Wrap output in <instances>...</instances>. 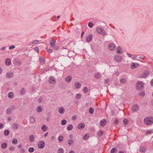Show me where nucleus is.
Returning a JSON list of instances; mask_svg holds the SVG:
<instances>
[{"label":"nucleus","mask_w":153,"mask_h":153,"mask_svg":"<svg viewBox=\"0 0 153 153\" xmlns=\"http://www.w3.org/2000/svg\"><path fill=\"white\" fill-rule=\"evenodd\" d=\"M144 122L146 125H151L153 123V117H148L145 118L144 119Z\"/></svg>","instance_id":"obj_1"},{"label":"nucleus","mask_w":153,"mask_h":153,"mask_svg":"<svg viewBox=\"0 0 153 153\" xmlns=\"http://www.w3.org/2000/svg\"><path fill=\"white\" fill-rule=\"evenodd\" d=\"M144 84L143 82L140 81H138L136 84V88L137 90H140L144 88Z\"/></svg>","instance_id":"obj_2"},{"label":"nucleus","mask_w":153,"mask_h":153,"mask_svg":"<svg viewBox=\"0 0 153 153\" xmlns=\"http://www.w3.org/2000/svg\"><path fill=\"white\" fill-rule=\"evenodd\" d=\"M96 30L98 33L100 34H103L105 32V30L102 28L97 27L96 28Z\"/></svg>","instance_id":"obj_3"},{"label":"nucleus","mask_w":153,"mask_h":153,"mask_svg":"<svg viewBox=\"0 0 153 153\" xmlns=\"http://www.w3.org/2000/svg\"><path fill=\"white\" fill-rule=\"evenodd\" d=\"M45 143L44 141H40L38 143V147L40 149H43L45 146Z\"/></svg>","instance_id":"obj_4"},{"label":"nucleus","mask_w":153,"mask_h":153,"mask_svg":"<svg viewBox=\"0 0 153 153\" xmlns=\"http://www.w3.org/2000/svg\"><path fill=\"white\" fill-rule=\"evenodd\" d=\"M114 58L116 61L118 62H121L122 60V57L120 56L115 55L114 56Z\"/></svg>","instance_id":"obj_5"},{"label":"nucleus","mask_w":153,"mask_h":153,"mask_svg":"<svg viewBox=\"0 0 153 153\" xmlns=\"http://www.w3.org/2000/svg\"><path fill=\"white\" fill-rule=\"evenodd\" d=\"M56 42V40L53 39H52L50 42V44L51 46V47H53V48H55L54 47L55 45V43ZM59 48V47H57V46L55 47V48Z\"/></svg>","instance_id":"obj_6"},{"label":"nucleus","mask_w":153,"mask_h":153,"mask_svg":"<svg viewBox=\"0 0 153 153\" xmlns=\"http://www.w3.org/2000/svg\"><path fill=\"white\" fill-rule=\"evenodd\" d=\"M150 72L148 71H145L143 72L142 77L143 78H146L150 74Z\"/></svg>","instance_id":"obj_7"},{"label":"nucleus","mask_w":153,"mask_h":153,"mask_svg":"<svg viewBox=\"0 0 153 153\" xmlns=\"http://www.w3.org/2000/svg\"><path fill=\"white\" fill-rule=\"evenodd\" d=\"M49 82L51 84H55L56 83L55 78L53 76L51 77L49 80Z\"/></svg>","instance_id":"obj_8"},{"label":"nucleus","mask_w":153,"mask_h":153,"mask_svg":"<svg viewBox=\"0 0 153 153\" xmlns=\"http://www.w3.org/2000/svg\"><path fill=\"white\" fill-rule=\"evenodd\" d=\"M93 38V35L92 34H90L88 35L86 38V40L87 42H91L92 39Z\"/></svg>","instance_id":"obj_9"},{"label":"nucleus","mask_w":153,"mask_h":153,"mask_svg":"<svg viewBox=\"0 0 153 153\" xmlns=\"http://www.w3.org/2000/svg\"><path fill=\"white\" fill-rule=\"evenodd\" d=\"M139 150L142 153H145L146 151V148L144 146H141Z\"/></svg>","instance_id":"obj_10"},{"label":"nucleus","mask_w":153,"mask_h":153,"mask_svg":"<svg viewBox=\"0 0 153 153\" xmlns=\"http://www.w3.org/2000/svg\"><path fill=\"white\" fill-rule=\"evenodd\" d=\"M5 64L8 66L10 65L11 64L10 59L9 58H7L5 60Z\"/></svg>","instance_id":"obj_11"},{"label":"nucleus","mask_w":153,"mask_h":153,"mask_svg":"<svg viewBox=\"0 0 153 153\" xmlns=\"http://www.w3.org/2000/svg\"><path fill=\"white\" fill-rule=\"evenodd\" d=\"M85 127V124L84 123H79L78 125V128L79 129H81Z\"/></svg>","instance_id":"obj_12"},{"label":"nucleus","mask_w":153,"mask_h":153,"mask_svg":"<svg viewBox=\"0 0 153 153\" xmlns=\"http://www.w3.org/2000/svg\"><path fill=\"white\" fill-rule=\"evenodd\" d=\"M74 85L76 88H79L81 86V84L79 82H76L74 84Z\"/></svg>","instance_id":"obj_13"},{"label":"nucleus","mask_w":153,"mask_h":153,"mask_svg":"<svg viewBox=\"0 0 153 153\" xmlns=\"http://www.w3.org/2000/svg\"><path fill=\"white\" fill-rule=\"evenodd\" d=\"M106 121L104 119H102L100 122V125L102 126H104L106 124Z\"/></svg>","instance_id":"obj_14"},{"label":"nucleus","mask_w":153,"mask_h":153,"mask_svg":"<svg viewBox=\"0 0 153 153\" xmlns=\"http://www.w3.org/2000/svg\"><path fill=\"white\" fill-rule=\"evenodd\" d=\"M8 97L10 99H12L14 97V94L13 92H10L7 94Z\"/></svg>","instance_id":"obj_15"},{"label":"nucleus","mask_w":153,"mask_h":153,"mask_svg":"<svg viewBox=\"0 0 153 153\" xmlns=\"http://www.w3.org/2000/svg\"><path fill=\"white\" fill-rule=\"evenodd\" d=\"M117 152V149L115 147H114L112 148L111 151L110 153H116Z\"/></svg>","instance_id":"obj_16"},{"label":"nucleus","mask_w":153,"mask_h":153,"mask_svg":"<svg viewBox=\"0 0 153 153\" xmlns=\"http://www.w3.org/2000/svg\"><path fill=\"white\" fill-rule=\"evenodd\" d=\"M101 74L99 72H96L94 75V77L96 79H99L101 77Z\"/></svg>","instance_id":"obj_17"},{"label":"nucleus","mask_w":153,"mask_h":153,"mask_svg":"<svg viewBox=\"0 0 153 153\" xmlns=\"http://www.w3.org/2000/svg\"><path fill=\"white\" fill-rule=\"evenodd\" d=\"M58 111L60 114H63L65 112V109L62 107H60L59 108Z\"/></svg>","instance_id":"obj_18"},{"label":"nucleus","mask_w":153,"mask_h":153,"mask_svg":"<svg viewBox=\"0 0 153 153\" xmlns=\"http://www.w3.org/2000/svg\"><path fill=\"white\" fill-rule=\"evenodd\" d=\"M73 128V125L71 124H68L67 127V129L69 131H71Z\"/></svg>","instance_id":"obj_19"},{"label":"nucleus","mask_w":153,"mask_h":153,"mask_svg":"<svg viewBox=\"0 0 153 153\" xmlns=\"http://www.w3.org/2000/svg\"><path fill=\"white\" fill-rule=\"evenodd\" d=\"M108 48H116V45L114 43H111L108 45Z\"/></svg>","instance_id":"obj_20"},{"label":"nucleus","mask_w":153,"mask_h":153,"mask_svg":"<svg viewBox=\"0 0 153 153\" xmlns=\"http://www.w3.org/2000/svg\"><path fill=\"white\" fill-rule=\"evenodd\" d=\"M42 111V108L41 106H38L37 108V111L39 113L41 112Z\"/></svg>","instance_id":"obj_21"},{"label":"nucleus","mask_w":153,"mask_h":153,"mask_svg":"<svg viewBox=\"0 0 153 153\" xmlns=\"http://www.w3.org/2000/svg\"><path fill=\"white\" fill-rule=\"evenodd\" d=\"M12 127L15 129H17L19 127V124L16 123H14L13 124Z\"/></svg>","instance_id":"obj_22"},{"label":"nucleus","mask_w":153,"mask_h":153,"mask_svg":"<svg viewBox=\"0 0 153 153\" xmlns=\"http://www.w3.org/2000/svg\"><path fill=\"white\" fill-rule=\"evenodd\" d=\"M48 127L45 125H44L42 127V129L44 131H45L47 130Z\"/></svg>","instance_id":"obj_23"},{"label":"nucleus","mask_w":153,"mask_h":153,"mask_svg":"<svg viewBox=\"0 0 153 153\" xmlns=\"http://www.w3.org/2000/svg\"><path fill=\"white\" fill-rule=\"evenodd\" d=\"M12 111V108H10L7 109L6 111V113L8 114H9Z\"/></svg>","instance_id":"obj_24"},{"label":"nucleus","mask_w":153,"mask_h":153,"mask_svg":"<svg viewBox=\"0 0 153 153\" xmlns=\"http://www.w3.org/2000/svg\"><path fill=\"white\" fill-rule=\"evenodd\" d=\"M7 147V144L5 143H2L1 145V147L2 149H5Z\"/></svg>","instance_id":"obj_25"},{"label":"nucleus","mask_w":153,"mask_h":153,"mask_svg":"<svg viewBox=\"0 0 153 153\" xmlns=\"http://www.w3.org/2000/svg\"><path fill=\"white\" fill-rule=\"evenodd\" d=\"M68 144L69 146H72L74 144V141L72 139L69 140L68 141Z\"/></svg>","instance_id":"obj_26"},{"label":"nucleus","mask_w":153,"mask_h":153,"mask_svg":"<svg viewBox=\"0 0 153 153\" xmlns=\"http://www.w3.org/2000/svg\"><path fill=\"white\" fill-rule=\"evenodd\" d=\"M10 133V131L8 130H6L4 131V134L6 136L9 135Z\"/></svg>","instance_id":"obj_27"},{"label":"nucleus","mask_w":153,"mask_h":153,"mask_svg":"<svg viewBox=\"0 0 153 153\" xmlns=\"http://www.w3.org/2000/svg\"><path fill=\"white\" fill-rule=\"evenodd\" d=\"M39 60L40 62H42L44 63L45 62V59L42 57H41L39 58Z\"/></svg>","instance_id":"obj_28"},{"label":"nucleus","mask_w":153,"mask_h":153,"mask_svg":"<svg viewBox=\"0 0 153 153\" xmlns=\"http://www.w3.org/2000/svg\"><path fill=\"white\" fill-rule=\"evenodd\" d=\"M123 51L121 48H117L116 50V53L117 54H121L123 53Z\"/></svg>","instance_id":"obj_29"},{"label":"nucleus","mask_w":153,"mask_h":153,"mask_svg":"<svg viewBox=\"0 0 153 153\" xmlns=\"http://www.w3.org/2000/svg\"><path fill=\"white\" fill-rule=\"evenodd\" d=\"M30 121L31 123H33L35 122V120L34 117H31L30 119Z\"/></svg>","instance_id":"obj_30"},{"label":"nucleus","mask_w":153,"mask_h":153,"mask_svg":"<svg viewBox=\"0 0 153 153\" xmlns=\"http://www.w3.org/2000/svg\"><path fill=\"white\" fill-rule=\"evenodd\" d=\"M72 79V77L71 76H69L66 78L65 80L68 82H70L71 81Z\"/></svg>","instance_id":"obj_31"},{"label":"nucleus","mask_w":153,"mask_h":153,"mask_svg":"<svg viewBox=\"0 0 153 153\" xmlns=\"http://www.w3.org/2000/svg\"><path fill=\"white\" fill-rule=\"evenodd\" d=\"M138 94L141 97H143L145 96V93L144 91H142L139 92Z\"/></svg>","instance_id":"obj_32"},{"label":"nucleus","mask_w":153,"mask_h":153,"mask_svg":"<svg viewBox=\"0 0 153 153\" xmlns=\"http://www.w3.org/2000/svg\"><path fill=\"white\" fill-rule=\"evenodd\" d=\"M18 142V140L14 138L13 139L12 142L13 144L16 145L17 143Z\"/></svg>","instance_id":"obj_33"},{"label":"nucleus","mask_w":153,"mask_h":153,"mask_svg":"<svg viewBox=\"0 0 153 153\" xmlns=\"http://www.w3.org/2000/svg\"><path fill=\"white\" fill-rule=\"evenodd\" d=\"M34 139V136L33 135H30L29 137V140L30 142H32L33 141Z\"/></svg>","instance_id":"obj_34"},{"label":"nucleus","mask_w":153,"mask_h":153,"mask_svg":"<svg viewBox=\"0 0 153 153\" xmlns=\"http://www.w3.org/2000/svg\"><path fill=\"white\" fill-rule=\"evenodd\" d=\"M13 74L12 73H8L7 74L6 76L8 78H12L13 77Z\"/></svg>","instance_id":"obj_35"},{"label":"nucleus","mask_w":153,"mask_h":153,"mask_svg":"<svg viewBox=\"0 0 153 153\" xmlns=\"http://www.w3.org/2000/svg\"><path fill=\"white\" fill-rule=\"evenodd\" d=\"M89 113L91 114H92L94 112V110L93 108H90L89 109Z\"/></svg>","instance_id":"obj_36"},{"label":"nucleus","mask_w":153,"mask_h":153,"mask_svg":"<svg viewBox=\"0 0 153 153\" xmlns=\"http://www.w3.org/2000/svg\"><path fill=\"white\" fill-rule=\"evenodd\" d=\"M103 132L102 131H100L97 132V134L99 137H100L103 134Z\"/></svg>","instance_id":"obj_37"},{"label":"nucleus","mask_w":153,"mask_h":153,"mask_svg":"<svg viewBox=\"0 0 153 153\" xmlns=\"http://www.w3.org/2000/svg\"><path fill=\"white\" fill-rule=\"evenodd\" d=\"M144 58V57H141L140 56H136L134 55V59H136L137 60H139V59H143Z\"/></svg>","instance_id":"obj_38"},{"label":"nucleus","mask_w":153,"mask_h":153,"mask_svg":"<svg viewBox=\"0 0 153 153\" xmlns=\"http://www.w3.org/2000/svg\"><path fill=\"white\" fill-rule=\"evenodd\" d=\"M13 62L14 64H16L19 62V60L17 59L14 58L13 60Z\"/></svg>","instance_id":"obj_39"},{"label":"nucleus","mask_w":153,"mask_h":153,"mask_svg":"<svg viewBox=\"0 0 153 153\" xmlns=\"http://www.w3.org/2000/svg\"><path fill=\"white\" fill-rule=\"evenodd\" d=\"M120 82L121 83H125L127 82V81L125 78H123L120 80Z\"/></svg>","instance_id":"obj_40"},{"label":"nucleus","mask_w":153,"mask_h":153,"mask_svg":"<svg viewBox=\"0 0 153 153\" xmlns=\"http://www.w3.org/2000/svg\"><path fill=\"white\" fill-rule=\"evenodd\" d=\"M64 150L62 148H59L58 150V153H64Z\"/></svg>","instance_id":"obj_41"},{"label":"nucleus","mask_w":153,"mask_h":153,"mask_svg":"<svg viewBox=\"0 0 153 153\" xmlns=\"http://www.w3.org/2000/svg\"><path fill=\"white\" fill-rule=\"evenodd\" d=\"M67 123V120L65 119H63L61 122V124L62 125H65Z\"/></svg>","instance_id":"obj_42"},{"label":"nucleus","mask_w":153,"mask_h":153,"mask_svg":"<svg viewBox=\"0 0 153 153\" xmlns=\"http://www.w3.org/2000/svg\"><path fill=\"white\" fill-rule=\"evenodd\" d=\"M34 151V148L33 147H30L28 149V151L30 152H32Z\"/></svg>","instance_id":"obj_43"},{"label":"nucleus","mask_w":153,"mask_h":153,"mask_svg":"<svg viewBox=\"0 0 153 153\" xmlns=\"http://www.w3.org/2000/svg\"><path fill=\"white\" fill-rule=\"evenodd\" d=\"M139 108V107L137 105H134V112L137 111Z\"/></svg>","instance_id":"obj_44"},{"label":"nucleus","mask_w":153,"mask_h":153,"mask_svg":"<svg viewBox=\"0 0 153 153\" xmlns=\"http://www.w3.org/2000/svg\"><path fill=\"white\" fill-rule=\"evenodd\" d=\"M46 50L48 53H51L53 51V49L52 48H46Z\"/></svg>","instance_id":"obj_45"},{"label":"nucleus","mask_w":153,"mask_h":153,"mask_svg":"<svg viewBox=\"0 0 153 153\" xmlns=\"http://www.w3.org/2000/svg\"><path fill=\"white\" fill-rule=\"evenodd\" d=\"M63 139V137L62 136H60L58 137V140L60 142H61Z\"/></svg>","instance_id":"obj_46"},{"label":"nucleus","mask_w":153,"mask_h":153,"mask_svg":"<svg viewBox=\"0 0 153 153\" xmlns=\"http://www.w3.org/2000/svg\"><path fill=\"white\" fill-rule=\"evenodd\" d=\"M94 24L92 22H89L88 24V25L90 28H92L94 26Z\"/></svg>","instance_id":"obj_47"},{"label":"nucleus","mask_w":153,"mask_h":153,"mask_svg":"<svg viewBox=\"0 0 153 153\" xmlns=\"http://www.w3.org/2000/svg\"><path fill=\"white\" fill-rule=\"evenodd\" d=\"M128 122V120L126 119H124L123 121V123L124 125H126Z\"/></svg>","instance_id":"obj_48"},{"label":"nucleus","mask_w":153,"mask_h":153,"mask_svg":"<svg viewBox=\"0 0 153 153\" xmlns=\"http://www.w3.org/2000/svg\"><path fill=\"white\" fill-rule=\"evenodd\" d=\"M39 42V41L37 40H34L31 43V44L32 45H34L37 44Z\"/></svg>","instance_id":"obj_49"},{"label":"nucleus","mask_w":153,"mask_h":153,"mask_svg":"<svg viewBox=\"0 0 153 153\" xmlns=\"http://www.w3.org/2000/svg\"><path fill=\"white\" fill-rule=\"evenodd\" d=\"M88 137L89 136H87V134H85L83 136V139L84 140H86L87 139H88Z\"/></svg>","instance_id":"obj_50"},{"label":"nucleus","mask_w":153,"mask_h":153,"mask_svg":"<svg viewBox=\"0 0 153 153\" xmlns=\"http://www.w3.org/2000/svg\"><path fill=\"white\" fill-rule=\"evenodd\" d=\"M24 88H22L20 90V94L23 95H24L25 93V91H24Z\"/></svg>","instance_id":"obj_51"},{"label":"nucleus","mask_w":153,"mask_h":153,"mask_svg":"<svg viewBox=\"0 0 153 153\" xmlns=\"http://www.w3.org/2000/svg\"><path fill=\"white\" fill-rule=\"evenodd\" d=\"M76 98L77 99H80L81 97V95L80 94H77L76 95Z\"/></svg>","instance_id":"obj_52"},{"label":"nucleus","mask_w":153,"mask_h":153,"mask_svg":"<svg viewBox=\"0 0 153 153\" xmlns=\"http://www.w3.org/2000/svg\"><path fill=\"white\" fill-rule=\"evenodd\" d=\"M83 91L85 93H87L88 91V88L86 87H84L83 88Z\"/></svg>","instance_id":"obj_53"},{"label":"nucleus","mask_w":153,"mask_h":153,"mask_svg":"<svg viewBox=\"0 0 153 153\" xmlns=\"http://www.w3.org/2000/svg\"><path fill=\"white\" fill-rule=\"evenodd\" d=\"M9 149L10 151H14L15 149V148L12 146H11L9 148Z\"/></svg>","instance_id":"obj_54"},{"label":"nucleus","mask_w":153,"mask_h":153,"mask_svg":"<svg viewBox=\"0 0 153 153\" xmlns=\"http://www.w3.org/2000/svg\"><path fill=\"white\" fill-rule=\"evenodd\" d=\"M152 131H150V130H148L146 132V135H147L149 134H151L152 133Z\"/></svg>","instance_id":"obj_55"},{"label":"nucleus","mask_w":153,"mask_h":153,"mask_svg":"<svg viewBox=\"0 0 153 153\" xmlns=\"http://www.w3.org/2000/svg\"><path fill=\"white\" fill-rule=\"evenodd\" d=\"M42 98L41 97H40L39 98L38 101L39 102L41 103L42 102Z\"/></svg>","instance_id":"obj_56"},{"label":"nucleus","mask_w":153,"mask_h":153,"mask_svg":"<svg viewBox=\"0 0 153 153\" xmlns=\"http://www.w3.org/2000/svg\"><path fill=\"white\" fill-rule=\"evenodd\" d=\"M109 79L108 78L106 79L105 80V84H108V82L109 81Z\"/></svg>","instance_id":"obj_57"},{"label":"nucleus","mask_w":153,"mask_h":153,"mask_svg":"<svg viewBox=\"0 0 153 153\" xmlns=\"http://www.w3.org/2000/svg\"><path fill=\"white\" fill-rule=\"evenodd\" d=\"M139 65V63H134V68L137 67Z\"/></svg>","instance_id":"obj_58"},{"label":"nucleus","mask_w":153,"mask_h":153,"mask_svg":"<svg viewBox=\"0 0 153 153\" xmlns=\"http://www.w3.org/2000/svg\"><path fill=\"white\" fill-rule=\"evenodd\" d=\"M21 152H22V153H24L25 152V150L24 148H22L21 150Z\"/></svg>","instance_id":"obj_59"},{"label":"nucleus","mask_w":153,"mask_h":153,"mask_svg":"<svg viewBox=\"0 0 153 153\" xmlns=\"http://www.w3.org/2000/svg\"><path fill=\"white\" fill-rule=\"evenodd\" d=\"M34 50L35 51H36L37 53H39V48H33Z\"/></svg>","instance_id":"obj_60"},{"label":"nucleus","mask_w":153,"mask_h":153,"mask_svg":"<svg viewBox=\"0 0 153 153\" xmlns=\"http://www.w3.org/2000/svg\"><path fill=\"white\" fill-rule=\"evenodd\" d=\"M118 120L117 119H116L114 122V124L116 125L118 123Z\"/></svg>","instance_id":"obj_61"},{"label":"nucleus","mask_w":153,"mask_h":153,"mask_svg":"<svg viewBox=\"0 0 153 153\" xmlns=\"http://www.w3.org/2000/svg\"><path fill=\"white\" fill-rule=\"evenodd\" d=\"M3 126V124L2 123H0V129H1Z\"/></svg>","instance_id":"obj_62"},{"label":"nucleus","mask_w":153,"mask_h":153,"mask_svg":"<svg viewBox=\"0 0 153 153\" xmlns=\"http://www.w3.org/2000/svg\"><path fill=\"white\" fill-rule=\"evenodd\" d=\"M131 68L132 69H134V63L132 62L131 65Z\"/></svg>","instance_id":"obj_63"},{"label":"nucleus","mask_w":153,"mask_h":153,"mask_svg":"<svg viewBox=\"0 0 153 153\" xmlns=\"http://www.w3.org/2000/svg\"><path fill=\"white\" fill-rule=\"evenodd\" d=\"M76 117L75 116H74L72 117V120H74L76 119Z\"/></svg>","instance_id":"obj_64"}]
</instances>
